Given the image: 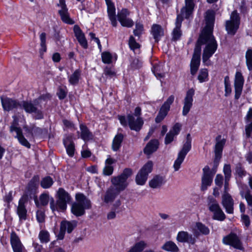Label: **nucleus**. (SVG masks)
<instances>
[{
    "label": "nucleus",
    "instance_id": "ea45409f",
    "mask_svg": "<svg viewBox=\"0 0 252 252\" xmlns=\"http://www.w3.org/2000/svg\"><path fill=\"white\" fill-rule=\"evenodd\" d=\"M124 139V135L122 133L117 134L113 139L112 148L114 151H117L121 146Z\"/></svg>",
    "mask_w": 252,
    "mask_h": 252
},
{
    "label": "nucleus",
    "instance_id": "a211bd4d",
    "mask_svg": "<svg viewBox=\"0 0 252 252\" xmlns=\"http://www.w3.org/2000/svg\"><path fill=\"white\" fill-rule=\"evenodd\" d=\"M203 175L202 177L201 190H206L208 187L210 186L212 181L213 175L211 173L210 168L206 166L203 169Z\"/></svg>",
    "mask_w": 252,
    "mask_h": 252
},
{
    "label": "nucleus",
    "instance_id": "e433bc0d",
    "mask_svg": "<svg viewBox=\"0 0 252 252\" xmlns=\"http://www.w3.org/2000/svg\"><path fill=\"white\" fill-rule=\"evenodd\" d=\"M77 222L75 221H69L63 220L61 222V227L62 229L67 231L68 233H71L76 226Z\"/></svg>",
    "mask_w": 252,
    "mask_h": 252
},
{
    "label": "nucleus",
    "instance_id": "603ef678",
    "mask_svg": "<svg viewBox=\"0 0 252 252\" xmlns=\"http://www.w3.org/2000/svg\"><path fill=\"white\" fill-rule=\"evenodd\" d=\"M208 73L207 69H202L200 70L198 79L200 83L207 81Z\"/></svg>",
    "mask_w": 252,
    "mask_h": 252
},
{
    "label": "nucleus",
    "instance_id": "20e7f679",
    "mask_svg": "<svg viewBox=\"0 0 252 252\" xmlns=\"http://www.w3.org/2000/svg\"><path fill=\"white\" fill-rule=\"evenodd\" d=\"M75 199L76 202L72 204L71 211L76 217L83 216L85 213V210L91 208V201L83 193H76Z\"/></svg>",
    "mask_w": 252,
    "mask_h": 252
},
{
    "label": "nucleus",
    "instance_id": "aec40b11",
    "mask_svg": "<svg viewBox=\"0 0 252 252\" xmlns=\"http://www.w3.org/2000/svg\"><path fill=\"white\" fill-rule=\"evenodd\" d=\"M222 242L225 245L231 246L237 249L241 250L242 249V246L240 240L237 236L234 233H231L224 237L223 238Z\"/></svg>",
    "mask_w": 252,
    "mask_h": 252
},
{
    "label": "nucleus",
    "instance_id": "f3484780",
    "mask_svg": "<svg viewBox=\"0 0 252 252\" xmlns=\"http://www.w3.org/2000/svg\"><path fill=\"white\" fill-rule=\"evenodd\" d=\"M1 101L3 109L7 111L20 110V104L15 100L8 97H1Z\"/></svg>",
    "mask_w": 252,
    "mask_h": 252
},
{
    "label": "nucleus",
    "instance_id": "0eeeda50",
    "mask_svg": "<svg viewBox=\"0 0 252 252\" xmlns=\"http://www.w3.org/2000/svg\"><path fill=\"white\" fill-rule=\"evenodd\" d=\"M191 139L190 137V134H188L187 136L186 142L184 144L183 148L178 154V157L173 164V168L175 171L179 170L181 164L184 161L185 158L190 150L191 148Z\"/></svg>",
    "mask_w": 252,
    "mask_h": 252
},
{
    "label": "nucleus",
    "instance_id": "c756f323",
    "mask_svg": "<svg viewBox=\"0 0 252 252\" xmlns=\"http://www.w3.org/2000/svg\"><path fill=\"white\" fill-rule=\"evenodd\" d=\"M177 240L180 242H188L191 244H194L195 242V239L192 237V235L183 231L178 232Z\"/></svg>",
    "mask_w": 252,
    "mask_h": 252
},
{
    "label": "nucleus",
    "instance_id": "1a4fd4ad",
    "mask_svg": "<svg viewBox=\"0 0 252 252\" xmlns=\"http://www.w3.org/2000/svg\"><path fill=\"white\" fill-rule=\"evenodd\" d=\"M153 162L149 160L139 171L135 177V182L138 185H144L148 179L149 174L153 170Z\"/></svg>",
    "mask_w": 252,
    "mask_h": 252
},
{
    "label": "nucleus",
    "instance_id": "37998d69",
    "mask_svg": "<svg viewBox=\"0 0 252 252\" xmlns=\"http://www.w3.org/2000/svg\"><path fill=\"white\" fill-rule=\"evenodd\" d=\"M59 13L61 16L62 20L65 23L72 25L74 21L69 17L68 9L65 10H59Z\"/></svg>",
    "mask_w": 252,
    "mask_h": 252
},
{
    "label": "nucleus",
    "instance_id": "a19ab883",
    "mask_svg": "<svg viewBox=\"0 0 252 252\" xmlns=\"http://www.w3.org/2000/svg\"><path fill=\"white\" fill-rule=\"evenodd\" d=\"M147 247V243L144 241L136 243L127 252H142Z\"/></svg>",
    "mask_w": 252,
    "mask_h": 252
},
{
    "label": "nucleus",
    "instance_id": "2f4dec72",
    "mask_svg": "<svg viewBox=\"0 0 252 252\" xmlns=\"http://www.w3.org/2000/svg\"><path fill=\"white\" fill-rule=\"evenodd\" d=\"M63 144L65 147L67 154L69 157H73L74 154V144L72 140V136H68L63 139Z\"/></svg>",
    "mask_w": 252,
    "mask_h": 252
},
{
    "label": "nucleus",
    "instance_id": "864d4df0",
    "mask_svg": "<svg viewBox=\"0 0 252 252\" xmlns=\"http://www.w3.org/2000/svg\"><path fill=\"white\" fill-rule=\"evenodd\" d=\"M240 194L243 197H244L248 203V205L252 206V195L249 190L245 192L243 191H240Z\"/></svg>",
    "mask_w": 252,
    "mask_h": 252
},
{
    "label": "nucleus",
    "instance_id": "c03bdc74",
    "mask_svg": "<svg viewBox=\"0 0 252 252\" xmlns=\"http://www.w3.org/2000/svg\"><path fill=\"white\" fill-rule=\"evenodd\" d=\"M161 249L164 251L171 252H177L179 251L178 247L172 241L166 242L162 247Z\"/></svg>",
    "mask_w": 252,
    "mask_h": 252
},
{
    "label": "nucleus",
    "instance_id": "393cba45",
    "mask_svg": "<svg viewBox=\"0 0 252 252\" xmlns=\"http://www.w3.org/2000/svg\"><path fill=\"white\" fill-rule=\"evenodd\" d=\"M183 17L181 15H178L177 17L175 23V27L174 28L172 32V39L173 41H177L179 40L182 34V32L181 30V27L183 21Z\"/></svg>",
    "mask_w": 252,
    "mask_h": 252
},
{
    "label": "nucleus",
    "instance_id": "5701e85b",
    "mask_svg": "<svg viewBox=\"0 0 252 252\" xmlns=\"http://www.w3.org/2000/svg\"><path fill=\"white\" fill-rule=\"evenodd\" d=\"M121 192L114 187L110 186L106 190L103 201L106 203H112L119 195Z\"/></svg>",
    "mask_w": 252,
    "mask_h": 252
},
{
    "label": "nucleus",
    "instance_id": "4468645a",
    "mask_svg": "<svg viewBox=\"0 0 252 252\" xmlns=\"http://www.w3.org/2000/svg\"><path fill=\"white\" fill-rule=\"evenodd\" d=\"M130 14L129 10L126 8H123L117 14L118 20L123 27L131 28L134 25L133 20L128 18Z\"/></svg>",
    "mask_w": 252,
    "mask_h": 252
},
{
    "label": "nucleus",
    "instance_id": "5fc2aeb1",
    "mask_svg": "<svg viewBox=\"0 0 252 252\" xmlns=\"http://www.w3.org/2000/svg\"><path fill=\"white\" fill-rule=\"evenodd\" d=\"M38 237L41 243H47L49 241V234L46 231H41Z\"/></svg>",
    "mask_w": 252,
    "mask_h": 252
},
{
    "label": "nucleus",
    "instance_id": "c85d7f7f",
    "mask_svg": "<svg viewBox=\"0 0 252 252\" xmlns=\"http://www.w3.org/2000/svg\"><path fill=\"white\" fill-rule=\"evenodd\" d=\"M165 183V178L160 175L154 176L149 182L150 188L156 189L160 188Z\"/></svg>",
    "mask_w": 252,
    "mask_h": 252
},
{
    "label": "nucleus",
    "instance_id": "58836bf2",
    "mask_svg": "<svg viewBox=\"0 0 252 252\" xmlns=\"http://www.w3.org/2000/svg\"><path fill=\"white\" fill-rule=\"evenodd\" d=\"M115 160L109 157L105 160V166L103 169V173L105 175H110L113 173V167L112 164L115 162Z\"/></svg>",
    "mask_w": 252,
    "mask_h": 252
},
{
    "label": "nucleus",
    "instance_id": "13d9d810",
    "mask_svg": "<svg viewBox=\"0 0 252 252\" xmlns=\"http://www.w3.org/2000/svg\"><path fill=\"white\" fill-rule=\"evenodd\" d=\"M36 219L37 221L40 222H43L45 220V214L42 210H38L36 212Z\"/></svg>",
    "mask_w": 252,
    "mask_h": 252
},
{
    "label": "nucleus",
    "instance_id": "052dcab7",
    "mask_svg": "<svg viewBox=\"0 0 252 252\" xmlns=\"http://www.w3.org/2000/svg\"><path fill=\"white\" fill-rule=\"evenodd\" d=\"M236 173L239 177H243L246 175V171L240 164L237 165L236 167Z\"/></svg>",
    "mask_w": 252,
    "mask_h": 252
},
{
    "label": "nucleus",
    "instance_id": "b1692460",
    "mask_svg": "<svg viewBox=\"0 0 252 252\" xmlns=\"http://www.w3.org/2000/svg\"><path fill=\"white\" fill-rule=\"evenodd\" d=\"M73 31L78 42L80 45L85 49L88 48V43L85 34L78 25H75Z\"/></svg>",
    "mask_w": 252,
    "mask_h": 252
},
{
    "label": "nucleus",
    "instance_id": "a18cd8bd",
    "mask_svg": "<svg viewBox=\"0 0 252 252\" xmlns=\"http://www.w3.org/2000/svg\"><path fill=\"white\" fill-rule=\"evenodd\" d=\"M223 172L225 176L224 186H229V181L231 176V169L230 164H226L224 165Z\"/></svg>",
    "mask_w": 252,
    "mask_h": 252
},
{
    "label": "nucleus",
    "instance_id": "338daca9",
    "mask_svg": "<svg viewBox=\"0 0 252 252\" xmlns=\"http://www.w3.org/2000/svg\"><path fill=\"white\" fill-rule=\"evenodd\" d=\"M12 194V191H10L6 193L3 197L4 201L8 203H10L13 199Z\"/></svg>",
    "mask_w": 252,
    "mask_h": 252
},
{
    "label": "nucleus",
    "instance_id": "473e14b6",
    "mask_svg": "<svg viewBox=\"0 0 252 252\" xmlns=\"http://www.w3.org/2000/svg\"><path fill=\"white\" fill-rule=\"evenodd\" d=\"M159 142L158 140L153 139L150 141L144 148V152L147 155H150L156 152L158 148Z\"/></svg>",
    "mask_w": 252,
    "mask_h": 252
},
{
    "label": "nucleus",
    "instance_id": "de8ad7c7",
    "mask_svg": "<svg viewBox=\"0 0 252 252\" xmlns=\"http://www.w3.org/2000/svg\"><path fill=\"white\" fill-rule=\"evenodd\" d=\"M40 49L39 50L40 55L41 58L43 54L46 52L47 48L46 45V33L42 32L40 35Z\"/></svg>",
    "mask_w": 252,
    "mask_h": 252
},
{
    "label": "nucleus",
    "instance_id": "8fccbe9b",
    "mask_svg": "<svg viewBox=\"0 0 252 252\" xmlns=\"http://www.w3.org/2000/svg\"><path fill=\"white\" fill-rule=\"evenodd\" d=\"M224 87H225L224 95L225 96H227L231 93L230 81L229 80V78L228 76H226L224 77Z\"/></svg>",
    "mask_w": 252,
    "mask_h": 252
},
{
    "label": "nucleus",
    "instance_id": "dca6fc26",
    "mask_svg": "<svg viewBox=\"0 0 252 252\" xmlns=\"http://www.w3.org/2000/svg\"><path fill=\"white\" fill-rule=\"evenodd\" d=\"M244 78L240 71H236L234 79L235 99H238L242 94Z\"/></svg>",
    "mask_w": 252,
    "mask_h": 252
},
{
    "label": "nucleus",
    "instance_id": "7ed1b4c3",
    "mask_svg": "<svg viewBox=\"0 0 252 252\" xmlns=\"http://www.w3.org/2000/svg\"><path fill=\"white\" fill-rule=\"evenodd\" d=\"M45 98L44 96H41L34 100L33 102L22 101L20 104V110L24 109L29 113H34L35 118L36 119H40L43 118L41 109L43 104H45Z\"/></svg>",
    "mask_w": 252,
    "mask_h": 252
},
{
    "label": "nucleus",
    "instance_id": "e2e57ef3",
    "mask_svg": "<svg viewBox=\"0 0 252 252\" xmlns=\"http://www.w3.org/2000/svg\"><path fill=\"white\" fill-rule=\"evenodd\" d=\"M23 128L25 132H26V136L27 137H30L31 136L32 137H33V132H32V125L31 126H25L23 127Z\"/></svg>",
    "mask_w": 252,
    "mask_h": 252
},
{
    "label": "nucleus",
    "instance_id": "423d86ee",
    "mask_svg": "<svg viewBox=\"0 0 252 252\" xmlns=\"http://www.w3.org/2000/svg\"><path fill=\"white\" fill-rule=\"evenodd\" d=\"M132 174V171L130 168H126L123 173L117 177H113L111 179V183L114 187L120 192L124 190L127 186V179Z\"/></svg>",
    "mask_w": 252,
    "mask_h": 252
},
{
    "label": "nucleus",
    "instance_id": "49530a36",
    "mask_svg": "<svg viewBox=\"0 0 252 252\" xmlns=\"http://www.w3.org/2000/svg\"><path fill=\"white\" fill-rule=\"evenodd\" d=\"M54 183L53 179L50 176H46L42 179L40 181L41 187L44 189L50 188Z\"/></svg>",
    "mask_w": 252,
    "mask_h": 252
},
{
    "label": "nucleus",
    "instance_id": "0e129e2a",
    "mask_svg": "<svg viewBox=\"0 0 252 252\" xmlns=\"http://www.w3.org/2000/svg\"><path fill=\"white\" fill-rule=\"evenodd\" d=\"M246 126V134L247 137H250L252 134V121L247 123Z\"/></svg>",
    "mask_w": 252,
    "mask_h": 252
},
{
    "label": "nucleus",
    "instance_id": "9b49d317",
    "mask_svg": "<svg viewBox=\"0 0 252 252\" xmlns=\"http://www.w3.org/2000/svg\"><path fill=\"white\" fill-rule=\"evenodd\" d=\"M240 18L236 11L232 12L230 20L226 22V30L228 33L234 34L239 28Z\"/></svg>",
    "mask_w": 252,
    "mask_h": 252
},
{
    "label": "nucleus",
    "instance_id": "ddd939ff",
    "mask_svg": "<svg viewBox=\"0 0 252 252\" xmlns=\"http://www.w3.org/2000/svg\"><path fill=\"white\" fill-rule=\"evenodd\" d=\"M209 199L210 200L208 204L209 210L214 213V218L219 220H223L225 218V214L217 200L210 197Z\"/></svg>",
    "mask_w": 252,
    "mask_h": 252
},
{
    "label": "nucleus",
    "instance_id": "f03ea898",
    "mask_svg": "<svg viewBox=\"0 0 252 252\" xmlns=\"http://www.w3.org/2000/svg\"><path fill=\"white\" fill-rule=\"evenodd\" d=\"M71 197L63 189L60 188L58 191V199L55 202L53 198L49 199L48 193H42L39 197V201L34 199L35 203L37 207L46 206L50 201V207L53 212H64L67 208V204L71 201Z\"/></svg>",
    "mask_w": 252,
    "mask_h": 252
},
{
    "label": "nucleus",
    "instance_id": "f704fd0d",
    "mask_svg": "<svg viewBox=\"0 0 252 252\" xmlns=\"http://www.w3.org/2000/svg\"><path fill=\"white\" fill-rule=\"evenodd\" d=\"M39 183V177L34 176L29 183L27 189L28 192L32 193L35 191L37 189Z\"/></svg>",
    "mask_w": 252,
    "mask_h": 252
},
{
    "label": "nucleus",
    "instance_id": "cd10ccee",
    "mask_svg": "<svg viewBox=\"0 0 252 252\" xmlns=\"http://www.w3.org/2000/svg\"><path fill=\"white\" fill-rule=\"evenodd\" d=\"M193 0H185L186 6L181 9V16L186 19L189 18L194 8V4Z\"/></svg>",
    "mask_w": 252,
    "mask_h": 252
},
{
    "label": "nucleus",
    "instance_id": "39448f33",
    "mask_svg": "<svg viewBox=\"0 0 252 252\" xmlns=\"http://www.w3.org/2000/svg\"><path fill=\"white\" fill-rule=\"evenodd\" d=\"M118 119L123 126H126L128 125L130 129L136 131H139L144 124L143 119L141 117H135L130 114L128 115L127 118L124 116H119Z\"/></svg>",
    "mask_w": 252,
    "mask_h": 252
},
{
    "label": "nucleus",
    "instance_id": "bf43d9fd",
    "mask_svg": "<svg viewBox=\"0 0 252 252\" xmlns=\"http://www.w3.org/2000/svg\"><path fill=\"white\" fill-rule=\"evenodd\" d=\"M223 181V177L221 174H217L215 179V182L217 186L221 187Z\"/></svg>",
    "mask_w": 252,
    "mask_h": 252
},
{
    "label": "nucleus",
    "instance_id": "6ab92c4d",
    "mask_svg": "<svg viewBox=\"0 0 252 252\" xmlns=\"http://www.w3.org/2000/svg\"><path fill=\"white\" fill-rule=\"evenodd\" d=\"M105 0L107 5V11L109 19L112 26L116 27L117 26V21L114 4L111 0Z\"/></svg>",
    "mask_w": 252,
    "mask_h": 252
},
{
    "label": "nucleus",
    "instance_id": "bb28decb",
    "mask_svg": "<svg viewBox=\"0 0 252 252\" xmlns=\"http://www.w3.org/2000/svg\"><path fill=\"white\" fill-rule=\"evenodd\" d=\"M17 214L21 222L26 220L27 219V210L25 205V201L22 199H20L19 201L17 208Z\"/></svg>",
    "mask_w": 252,
    "mask_h": 252
},
{
    "label": "nucleus",
    "instance_id": "72a5a7b5",
    "mask_svg": "<svg viewBox=\"0 0 252 252\" xmlns=\"http://www.w3.org/2000/svg\"><path fill=\"white\" fill-rule=\"evenodd\" d=\"M80 138L85 142L88 141L93 139V134L85 125L82 124H80Z\"/></svg>",
    "mask_w": 252,
    "mask_h": 252
},
{
    "label": "nucleus",
    "instance_id": "774afa93",
    "mask_svg": "<svg viewBox=\"0 0 252 252\" xmlns=\"http://www.w3.org/2000/svg\"><path fill=\"white\" fill-rule=\"evenodd\" d=\"M104 73L106 75L109 76H113L115 75V73L114 70L111 68L106 67L104 70Z\"/></svg>",
    "mask_w": 252,
    "mask_h": 252
},
{
    "label": "nucleus",
    "instance_id": "4be33fe9",
    "mask_svg": "<svg viewBox=\"0 0 252 252\" xmlns=\"http://www.w3.org/2000/svg\"><path fill=\"white\" fill-rule=\"evenodd\" d=\"M191 231L193 235L197 237L200 235H207L210 233L209 228L201 222H196L192 227Z\"/></svg>",
    "mask_w": 252,
    "mask_h": 252
},
{
    "label": "nucleus",
    "instance_id": "4d7b16f0",
    "mask_svg": "<svg viewBox=\"0 0 252 252\" xmlns=\"http://www.w3.org/2000/svg\"><path fill=\"white\" fill-rule=\"evenodd\" d=\"M181 125L179 123H176L174 125V126L172 127V129L169 131L170 132H171L173 134H174L175 135H178L181 128Z\"/></svg>",
    "mask_w": 252,
    "mask_h": 252
},
{
    "label": "nucleus",
    "instance_id": "6e6d98bb",
    "mask_svg": "<svg viewBox=\"0 0 252 252\" xmlns=\"http://www.w3.org/2000/svg\"><path fill=\"white\" fill-rule=\"evenodd\" d=\"M144 30L143 25L140 23L137 22L135 25V29L133 31V33L135 36H139Z\"/></svg>",
    "mask_w": 252,
    "mask_h": 252
},
{
    "label": "nucleus",
    "instance_id": "69168bd1",
    "mask_svg": "<svg viewBox=\"0 0 252 252\" xmlns=\"http://www.w3.org/2000/svg\"><path fill=\"white\" fill-rule=\"evenodd\" d=\"M241 221L246 227H248L250 225V220L248 216L243 214L241 216Z\"/></svg>",
    "mask_w": 252,
    "mask_h": 252
},
{
    "label": "nucleus",
    "instance_id": "2eb2a0df",
    "mask_svg": "<svg viewBox=\"0 0 252 252\" xmlns=\"http://www.w3.org/2000/svg\"><path fill=\"white\" fill-rule=\"evenodd\" d=\"M194 94V90L193 89H189L184 98L183 107L182 114L183 116H186L189 112L193 105V96Z\"/></svg>",
    "mask_w": 252,
    "mask_h": 252
},
{
    "label": "nucleus",
    "instance_id": "680f3d73",
    "mask_svg": "<svg viewBox=\"0 0 252 252\" xmlns=\"http://www.w3.org/2000/svg\"><path fill=\"white\" fill-rule=\"evenodd\" d=\"M175 136V135L171 133V132L169 131L165 138V144L167 145L172 142L174 140Z\"/></svg>",
    "mask_w": 252,
    "mask_h": 252
},
{
    "label": "nucleus",
    "instance_id": "a878e982",
    "mask_svg": "<svg viewBox=\"0 0 252 252\" xmlns=\"http://www.w3.org/2000/svg\"><path fill=\"white\" fill-rule=\"evenodd\" d=\"M216 143L215 148V153L216 158H220L223 147L225 144V139L222 138L221 135L218 136L216 138Z\"/></svg>",
    "mask_w": 252,
    "mask_h": 252
},
{
    "label": "nucleus",
    "instance_id": "f8f14e48",
    "mask_svg": "<svg viewBox=\"0 0 252 252\" xmlns=\"http://www.w3.org/2000/svg\"><path fill=\"white\" fill-rule=\"evenodd\" d=\"M175 97L173 95H170L167 100L161 106L159 112L156 118V122L157 123H160L166 116L170 110V106L174 101Z\"/></svg>",
    "mask_w": 252,
    "mask_h": 252
},
{
    "label": "nucleus",
    "instance_id": "4c0bfd02",
    "mask_svg": "<svg viewBox=\"0 0 252 252\" xmlns=\"http://www.w3.org/2000/svg\"><path fill=\"white\" fill-rule=\"evenodd\" d=\"M152 71L155 76L158 79L164 77L163 65L161 63L155 64L152 68Z\"/></svg>",
    "mask_w": 252,
    "mask_h": 252
},
{
    "label": "nucleus",
    "instance_id": "9d476101",
    "mask_svg": "<svg viewBox=\"0 0 252 252\" xmlns=\"http://www.w3.org/2000/svg\"><path fill=\"white\" fill-rule=\"evenodd\" d=\"M229 186H224V190L221 196V204L228 214L233 213L234 200L229 193Z\"/></svg>",
    "mask_w": 252,
    "mask_h": 252
},
{
    "label": "nucleus",
    "instance_id": "3c124183",
    "mask_svg": "<svg viewBox=\"0 0 252 252\" xmlns=\"http://www.w3.org/2000/svg\"><path fill=\"white\" fill-rule=\"evenodd\" d=\"M128 45L130 48L134 52H136V50H138L140 47L139 44L136 42L135 38L132 36L129 37Z\"/></svg>",
    "mask_w": 252,
    "mask_h": 252
},
{
    "label": "nucleus",
    "instance_id": "412c9836",
    "mask_svg": "<svg viewBox=\"0 0 252 252\" xmlns=\"http://www.w3.org/2000/svg\"><path fill=\"white\" fill-rule=\"evenodd\" d=\"M10 244L14 252H25V247L18 235L14 232L11 233Z\"/></svg>",
    "mask_w": 252,
    "mask_h": 252
},
{
    "label": "nucleus",
    "instance_id": "09e8293b",
    "mask_svg": "<svg viewBox=\"0 0 252 252\" xmlns=\"http://www.w3.org/2000/svg\"><path fill=\"white\" fill-rule=\"evenodd\" d=\"M246 65L249 71H252V49H248L245 55Z\"/></svg>",
    "mask_w": 252,
    "mask_h": 252
},
{
    "label": "nucleus",
    "instance_id": "6e6552de",
    "mask_svg": "<svg viewBox=\"0 0 252 252\" xmlns=\"http://www.w3.org/2000/svg\"><path fill=\"white\" fill-rule=\"evenodd\" d=\"M12 118L13 119V121L10 127V132H15L16 135L15 136V137L18 139L19 142L22 146H25L27 148H30V143L24 136L22 129L18 126V119L17 116L16 115H14Z\"/></svg>",
    "mask_w": 252,
    "mask_h": 252
},
{
    "label": "nucleus",
    "instance_id": "c9c22d12",
    "mask_svg": "<svg viewBox=\"0 0 252 252\" xmlns=\"http://www.w3.org/2000/svg\"><path fill=\"white\" fill-rule=\"evenodd\" d=\"M102 62L104 63L110 64L113 61H116L117 56L116 54H112L109 52H103L101 53Z\"/></svg>",
    "mask_w": 252,
    "mask_h": 252
},
{
    "label": "nucleus",
    "instance_id": "79ce46f5",
    "mask_svg": "<svg viewBox=\"0 0 252 252\" xmlns=\"http://www.w3.org/2000/svg\"><path fill=\"white\" fill-rule=\"evenodd\" d=\"M81 75V71L79 69H76L69 76H68V81L72 85H77L79 81Z\"/></svg>",
    "mask_w": 252,
    "mask_h": 252
},
{
    "label": "nucleus",
    "instance_id": "7c9ffc66",
    "mask_svg": "<svg viewBox=\"0 0 252 252\" xmlns=\"http://www.w3.org/2000/svg\"><path fill=\"white\" fill-rule=\"evenodd\" d=\"M151 32L155 41L157 42H158L161 37L164 35L163 29L161 26L157 24H154L152 26Z\"/></svg>",
    "mask_w": 252,
    "mask_h": 252
},
{
    "label": "nucleus",
    "instance_id": "f257e3e1",
    "mask_svg": "<svg viewBox=\"0 0 252 252\" xmlns=\"http://www.w3.org/2000/svg\"><path fill=\"white\" fill-rule=\"evenodd\" d=\"M206 26L202 30L196 44L193 55L190 62V73L194 75L200 65L201 45H205L202 56L203 62L208 64L209 59L216 51L218 44L212 35L215 21V13L213 10H207L205 15Z\"/></svg>",
    "mask_w": 252,
    "mask_h": 252
}]
</instances>
